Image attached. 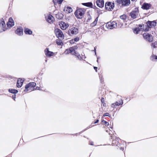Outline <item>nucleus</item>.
<instances>
[{"label": "nucleus", "mask_w": 157, "mask_h": 157, "mask_svg": "<svg viewBox=\"0 0 157 157\" xmlns=\"http://www.w3.org/2000/svg\"><path fill=\"white\" fill-rule=\"evenodd\" d=\"M54 32L57 38L61 39L64 38V36L62 31L60 29L58 28L55 29Z\"/></svg>", "instance_id": "f257e3e1"}, {"label": "nucleus", "mask_w": 157, "mask_h": 157, "mask_svg": "<svg viewBox=\"0 0 157 157\" xmlns=\"http://www.w3.org/2000/svg\"><path fill=\"white\" fill-rule=\"evenodd\" d=\"M117 2L118 4L124 6H128L130 4V0H117Z\"/></svg>", "instance_id": "f03ea898"}, {"label": "nucleus", "mask_w": 157, "mask_h": 157, "mask_svg": "<svg viewBox=\"0 0 157 157\" xmlns=\"http://www.w3.org/2000/svg\"><path fill=\"white\" fill-rule=\"evenodd\" d=\"M117 26V23L116 21L111 20L107 22L106 24V27L109 29H112Z\"/></svg>", "instance_id": "7ed1b4c3"}, {"label": "nucleus", "mask_w": 157, "mask_h": 157, "mask_svg": "<svg viewBox=\"0 0 157 157\" xmlns=\"http://www.w3.org/2000/svg\"><path fill=\"white\" fill-rule=\"evenodd\" d=\"M84 14V11L82 9L77 10L75 13V15L78 19H82Z\"/></svg>", "instance_id": "20e7f679"}, {"label": "nucleus", "mask_w": 157, "mask_h": 157, "mask_svg": "<svg viewBox=\"0 0 157 157\" xmlns=\"http://www.w3.org/2000/svg\"><path fill=\"white\" fill-rule=\"evenodd\" d=\"M68 34L69 35H76L78 33V29L77 28L73 27L68 31Z\"/></svg>", "instance_id": "39448f33"}, {"label": "nucleus", "mask_w": 157, "mask_h": 157, "mask_svg": "<svg viewBox=\"0 0 157 157\" xmlns=\"http://www.w3.org/2000/svg\"><path fill=\"white\" fill-rule=\"evenodd\" d=\"M114 5L113 3L110 2H106L105 4V7L106 9L108 11L111 10L114 7Z\"/></svg>", "instance_id": "423d86ee"}, {"label": "nucleus", "mask_w": 157, "mask_h": 157, "mask_svg": "<svg viewBox=\"0 0 157 157\" xmlns=\"http://www.w3.org/2000/svg\"><path fill=\"white\" fill-rule=\"evenodd\" d=\"M144 38L149 42H151L153 40L152 36L147 33H144L143 34Z\"/></svg>", "instance_id": "0eeeda50"}, {"label": "nucleus", "mask_w": 157, "mask_h": 157, "mask_svg": "<svg viewBox=\"0 0 157 157\" xmlns=\"http://www.w3.org/2000/svg\"><path fill=\"white\" fill-rule=\"evenodd\" d=\"M36 85V83L34 82H30L26 85L25 87V89L24 90L25 92H27L28 90V89H30L31 87H35Z\"/></svg>", "instance_id": "6e6552de"}, {"label": "nucleus", "mask_w": 157, "mask_h": 157, "mask_svg": "<svg viewBox=\"0 0 157 157\" xmlns=\"http://www.w3.org/2000/svg\"><path fill=\"white\" fill-rule=\"evenodd\" d=\"M139 14V10L138 9H136L132 11L130 13V15L131 17L133 19L136 18Z\"/></svg>", "instance_id": "1a4fd4ad"}, {"label": "nucleus", "mask_w": 157, "mask_h": 157, "mask_svg": "<svg viewBox=\"0 0 157 157\" xmlns=\"http://www.w3.org/2000/svg\"><path fill=\"white\" fill-rule=\"evenodd\" d=\"M59 25L61 29L63 30L66 29L69 26L67 23L62 21L60 23Z\"/></svg>", "instance_id": "9d476101"}, {"label": "nucleus", "mask_w": 157, "mask_h": 157, "mask_svg": "<svg viewBox=\"0 0 157 157\" xmlns=\"http://www.w3.org/2000/svg\"><path fill=\"white\" fill-rule=\"evenodd\" d=\"M147 25L149 28H152L156 25V22L155 20H153V21H148L147 22Z\"/></svg>", "instance_id": "9b49d317"}, {"label": "nucleus", "mask_w": 157, "mask_h": 157, "mask_svg": "<svg viewBox=\"0 0 157 157\" xmlns=\"http://www.w3.org/2000/svg\"><path fill=\"white\" fill-rule=\"evenodd\" d=\"M44 52L45 55L48 57L53 56L54 53L53 52L49 51V49L48 48H46L45 49Z\"/></svg>", "instance_id": "f8f14e48"}, {"label": "nucleus", "mask_w": 157, "mask_h": 157, "mask_svg": "<svg viewBox=\"0 0 157 157\" xmlns=\"http://www.w3.org/2000/svg\"><path fill=\"white\" fill-rule=\"evenodd\" d=\"M97 5L99 7L101 8L104 6V2L103 0H98L96 1Z\"/></svg>", "instance_id": "ddd939ff"}, {"label": "nucleus", "mask_w": 157, "mask_h": 157, "mask_svg": "<svg viewBox=\"0 0 157 157\" xmlns=\"http://www.w3.org/2000/svg\"><path fill=\"white\" fill-rule=\"evenodd\" d=\"M24 80L22 79L19 78L17 80V86L18 88L21 87L22 85Z\"/></svg>", "instance_id": "4468645a"}, {"label": "nucleus", "mask_w": 157, "mask_h": 157, "mask_svg": "<svg viewBox=\"0 0 157 157\" xmlns=\"http://www.w3.org/2000/svg\"><path fill=\"white\" fill-rule=\"evenodd\" d=\"M23 29L21 27L18 28L16 30V33L19 35L21 36L23 34Z\"/></svg>", "instance_id": "2eb2a0df"}, {"label": "nucleus", "mask_w": 157, "mask_h": 157, "mask_svg": "<svg viewBox=\"0 0 157 157\" xmlns=\"http://www.w3.org/2000/svg\"><path fill=\"white\" fill-rule=\"evenodd\" d=\"M151 7V5L150 4L147 3H144L142 6V8L143 9L148 10Z\"/></svg>", "instance_id": "dca6fc26"}, {"label": "nucleus", "mask_w": 157, "mask_h": 157, "mask_svg": "<svg viewBox=\"0 0 157 157\" xmlns=\"http://www.w3.org/2000/svg\"><path fill=\"white\" fill-rule=\"evenodd\" d=\"M0 27L4 29L3 30V31H6V25L4 20H0Z\"/></svg>", "instance_id": "f3484780"}, {"label": "nucleus", "mask_w": 157, "mask_h": 157, "mask_svg": "<svg viewBox=\"0 0 157 157\" xmlns=\"http://www.w3.org/2000/svg\"><path fill=\"white\" fill-rule=\"evenodd\" d=\"M14 25V22L13 20H9L7 22L6 25L7 27L11 28Z\"/></svg>", "instance_id": "a211bd4d"}, {"label": "nucleus", "mask_w": 157, "mask_h": 157, "mask_svg": "<svg viewBox=\"0 0 157 157\" xmlns=\"http://www.w3.org/2000/svg\"><path fill=\"white\" fill-rule=\"evenodd\" d=\"M24 32L26 34L31 35L32 34V31L28 28L25 29Z\"/></svg>", "instance_id": "6ab92c4d"}, {"label": "nucleus", "mask_w": 157, "mask_h": 157, "mask_svg": "<svg viewBox=\"0 0 157 157\" xmlns=\"http://www.w3.org/2000/svg\"><path fill=\"white\" fill-rule=\"evenodd\" d=\"M139 27L140 29V31L143 30H144L145 31H148V29H144V25H139Z\"/></svg>", "instance_id": "aec40b11"}, {"label": "nucleus", "mask_w": 157, "mask_h": 157, "mask_svg": "<svg viewBox=\"0 0 157 157\" xmlns=\"http://www.w3.org/2000/svg\"><path fill=\"white\" fill-rule=\"evenodd\" d=\"M56 43L58 45H62L63 44L61 39L56 40Z\"/></svg>", "instance_id": "412c9836"}, {"label": "nucleus", "mask_w": 157, "mask_h": 157, "mask_svg": "<svg viewBox=\"0 0 157 157\" xmlns=\"http://www.w3.org/2000/svg\"><path fill=\"white\" fill-rule=\"evenodd\" d=\"M70 53H72V54L73 53L71 49V48L69 49H66L65 51L64 52V53L66 55Z\"/></svg>", "instance_id": "4be33fe9"}, {"label": "nucleus", "mask_w": 157, "mask_h": 157, "mask_svg": "<svg viewBox=\"0 0 157 157\" xmlns=\"http://www.w3.org/2000/svg\"><path fill=\"white\" fill-rule=\"evenodd\" d=\"M133 30V32L136 34H138L139 33V32L140 31V29L139 27L134 28Z\"/></svg>", "instance_id": "5701e85b"}, {"label": "nucleus", "mask_w": 157, "mask_h": 157, "mask_svg": "<svg viewBox=\"0 0 157 157\" xmlns=\"http://www.w3.org/2000/svg\"><path fill=\"white\" fill-rule=\"evenodd\" d=\"M9 91L10 92L13 93V94H16L18 92L17 90L14 89H9Z\"/></svg>", "instance_id": "b1692460"}, {"label": "nucleus", "mask_w": 157, "mask_h": 157, "mask_svg": "<svg viewBox=\"0 0 157 157\" xmlns=\"http://www.w3.org/2000/svg\"><path fill=\"white\" fill-rule=\"evenodd\" d=\"M82 4L84 6H86L87 7H90L93 5L92 3L91 2L82 3Z\"/></svg>", "instance_id": "393cba45"}, {"label": "nucleus", "mask_w": 157, "mask_h": 157, "mask_svg": "<svg viewBox=\"0 0 157 157\" xmlns=\"http://www.w3.org/2000/svg\"><path fill=\"white\" fill-rule=\"evenodd\" d=\"M71 49L72 52L73 53L74 52H76L75 50H77L78 48V47L77 46H75L74 47H70Z\"/></svg>", "instance_id": "a878e982"}, {"label": "nucleus", "mask_w": 157, "mask_h": 157, "mask_svg": "<svg viewBox=\"0 0 157 157\" xmlns=\"http://www.w3.org/2000/svg\"><path fill=\"white\" fill-rule=\"evenodd\" d=\"M47 16H46L45 18L46 20H52V19L53 18V17L50 14H49L47 15L48 17H47Z\"/></svg>", "instance_id": "bb28decb"}, {"label": "nucleus", "mask_w": 157, "mask_h": 157, "mask_svg": "<svg viewBox=\"0 0 157 157\" xmlns=\"http://www.w3.org/2000/svg\"><path fill=\"white\" fill-rule=\"evenodd\" d=\"M157 45V42H155L154 43H152L151 44V46L152 48H155L157 47L156 45Z\"/></svg>", "instance_id": "cd10ccee"}, {"label": "nucleus", "mask_w": 157, "mask_h": 157, "mask_svg": "<svg viewBox=\"0 0 157 157\" xmlns=\"http://www.w3.org/2000/svg\"><path fill=\"white\" fill-rule=\"evenodd\" d=\"M119 102H116L114 105V106L119 105H122L123 104V101L122 100H121V101Z\"/></svg>", "instance_id": "c85d7f7f"}, {"label": "nucleus", "mask_w": 157, "mask_h": 157, "mask_svg": "<svg viewBox=\"0 0 157 157\" xmlns=\"http://www.w3.org/2000/svg\"><path fill=\"white\" fill-rule=\"evenodd\" d=\"M98 20H94V22L91 23L90 24V25L92 27H93L95 26L97 23Z\"/></svg>", "instance_id": "c756f323"}, {"label": "nucleus", "mask_w": 157, "mask_h": 157, "mask_svg": "<svg viewBox=\"0 0 157 157\" xmlns=\"http://www.w3.org/2000/svg\"><path fill=\"white\" fill-rule=\"evenodd\" d=\"M120 18L122 20H125L127 18V16L125 14H123L120 16Z\"/></svg>", "instance_id": "7c9ffc66"}, {"label": "nucleus", "mask_w": 157, "mask_h": 157, "mask_svg": "<svg viewBox=\"0 0 157 157\" xmlns=\"http://www.w3.org/2000/svg\"><path fill=\"white\" fill-rule=\"evenodd\" d=\"M67 10L70 13L72 11V10L71 7H67Z\"/></svg>", "instance_id": "2f4dec72"}, {"label": "nucleus", "mask_w": 157, "mask_h": 157, "mask_svg": "<svg viewBox=\"0 0 157 157\" xmlns=\"http://www.w3.org/2000/svg\"><path fill=\"white\" fill-rule=\"evenodd\" d=\"M74 41L75 42H77L79 40V37H77L74 39Z\"/></svg>", "instance_id": "473e14b6"}, {"label": "nucleus", "mask_w": 157, "mask_h": 157, "mask_svg": "<svg viewBox=\"0 0 157 157\" xmlns=\"http://www.w3.org/2000/svg\"><path fill=\"white\" fill-rule=\"evenodd\" d=\"M72 55H75L76 57H77L78 55H79V54L78 52H74L72 53Z\"/></svg>", "instance_id": "72a5a7b5"}, {"label": "nucleus", "mask_w": 157, "mask_h": 157, "mask_svg": "<svg viewBox=\"0 0 157 157\" xmlns=\"http://www.w3.org/2000/svg\"><path fill=\"white\" fill-rule=\"evenodd\" d=\"M154 58L156 59H157V56H151V59L152 60H154Z\"/></svg>", "instance_id": "f704fd0d"}, {"label": "nucleus", "mask_w": 157, "mask_h": 157, "mask_svg": "<svg viewBox=\"0 0 157 157\" xmlns=\"http://www.w3.org/2000/svg\"><path fill=\"white\" fill-rule=\"evenodd\" d=\"M102 122L104 123L105 126H108L109 124L108 122H107V121H106L104 120H103L102 121Z\"/></svg>", "instance_id": "c9c22d12"}, {"label": "nucleus", "mask_w": 157, "mask_h": 157, "mask_svg": "<svg viewBox=\"0 0 157 157\" xmlns=\"http://www.w3.org/2000/svg\"><path fill=\"white\" fill-rule=\"evenodd\" d=\"M54 20H47V21L50 24H52L54 22Z\"/></svg>", "instance_id": "e433bc0d"}, {"label": "nucleus", "mask_w": 157, "mask_h": 157, "mask_svg": "<svg viewBox=\"0 0 157 157\" xmlns=\"http://www.w3.org/2000/svg\"><path fill=\"white\" fill-rule=\"evenodd\" d=\"M103 116L104 117H105V116L109 117V114L108 113H105L104 114Z\"/></svg>", "instance_id": "4c0bfd02"}, {"label": "nucleus", "mask_w": 157, "mask_h": 157, "mask_svg": "<svg viewBox=\"0 0 157 157\" xmlns=\"http://www.w3.org/2000/svg\"><path fill=\"white\" fill-rule=\"evenodd\" d=\"M75 41H74V39H72L70 41V44H74Z\"/></svg>", "instance_id": "58836bf2"}, {"label": "nucleus", "mask_w": 157, "mask_h": 157, "mask_svg": "<svg viewBox=\"0 0 157 157\" xmlns=\"http://www.w3.org/2000/svg\"><path fill=\"white\" fill-rule=\"evenodd\" d=\"M76 57L78 58V59L79 60H81V59H82V58H81V56H80V54L78 55V56H77Z\"/></svg>", "instance_id": "ea45409f"}, {"label": "nucleus", "mask_w": 157, "mask_h": 157, "mask_svg": "<svg viewBox=\"0 0 157 157\" xmlns=\"http://www.w3.org/2000/svg\"><path fill=\"white\" fill-rule=\"evenodd\" d=\"M12 98L14 100H15V99L16 98V94L13 95L12 96Z\"/></svg>", "instance_id": "a19ab883"}, {"label": "nucleus", "mask_w": 157, "mask_h": 157, "mask_svg": "<svg viewBox=\"0 0 157 157\" xmlns=\"http://www.w3.org/2000/svg\"><path fill=\"white\" fill-rule=\"evenodd\" d=\"M94 69H95V71L96 72H97V67H94Z\"/></svg>", "instance_id": "79ce46f5"}, {"label": "nucleus", "mask_w": 157, "mask_h": 157, "mask_svg": "<svg viewBox=\"0 0 157 157\" xmlns=\"http://www.w3.org/2000/svg\"><path fill=\"white\" fill-rule=\"evenodd\" d=\"M63 0H58V2L59 4L61 3V2H63Z\"/></svg>", "instance_id": "37998d69"}, {"label": "nucleus", "mask_w": 157, "mask_h": 157, "mask_svg": "<svg viewBox=\"0 0 157 157\" xmlns=\"http://www.w3.org/2000/svg\"><path fill=\"white\" fill-rule=\"evenodd\" d=\"M35 90H41V89H40V87H36V88L35 89Z\"/></svg>", "instance_id": "c03bdc74"}, {"label": "nucleus", "mask_w": 157, "mask_h": 157, "mask_svg": "<svg viewBox=\"0 0 157 157\" xmlns=\"http://www.w3.org/2000/svg\"><path fill=\"white\" fill-rule=\"evenodd\" d=\"M115 103H113L111 105V106L112 107H115V106H114V105Z\"/></svg>", "instance_id": "a18cd8bd"}, {"label": "nucleus", "mask_w": 157, "mask_h": 157, "mask_svg": "<svg viewBox=\"0 0 157 157\" xmlns=\"http://www.w3.org/2000/svg\"><path fill=\"white\" fill-rule=\"evenodd\" d=\"M99 121L98 120H97L94 123V124H96L98 123Z\"/></svg>", "instance_id": "49530a36"}, {"label": "nucleus", "mask_w": 157, "mask_h": 157, "mask_svg": "<svg viewBox=\"0 0 157 157\" xmlns=\"http://www.w3.org/2000/svg\"><path fill=\"white\" fill-rule=\"evenodd\" d=\"M59 16H60L61 18L63 16V15L61 13L59 14Z\"/></svg>", "instance_id": "de8ad7c7"}, {"label": "nucleus", "mask_w": 157, "mask_h": 157, "mask_svg": "<svg viewBox=\"0 0 157 157\" xmlns=\"http://www.w3.org/2000/svg\"><path fill=\"white\" fill-rule=\"evenodd\" d=\"M94 51L95 52V55H96V50L95 47V48H94Z\"/></svg>", "instance_id": "09e8293b"}, {"label": "nucleus", "mask_w": 157, "mask_h": 157, "mask_svg": "<svg viewBox=\"0 0 157 157\" xmlns=\"http://www.w3.org/2000/svg\"><path fill=\"white\" fill-rule=\"evenodd\" d=\"M104 101V98H102L101 99V101L102 102H103V101Z\"/></svg>", "instance_id": "8fccbe9b"}, {"label": "nucleus", "mask_w": 157, "mask_h": 157, "mask_svg": "<svg viewBox=\"0 0 157 157\" xmlns=\"http://www.w3.org/2000/svg\"><path fill=\"white\" fill-rule=\"evenodd\" d=\"M91 145H93V142H91L90 143V144Z\"/></svg>", "instance_id": "3c124183"}, {"label": "nucleus", "mask_w": 157, "mask_h": 157, "mask_svg": "<svg viewBox=\"0 0 157 157\" xmlns=\"http://www.w3.org/2000/svg\"><path fill=\"white\" fill-rule=\"evenodd\" d=\"M9 20H13V19L12 17H10Z\"/></svg>", "instance_id": "603ef678"}, {"label": "nucleus", "mask_w": 157, "mask_h": 157, "mask_svg": "<svg viewBox=\"0 0 157 157\" xmlns=\"http://www.w3.org/2000/svg\"><path fill=\"white\" fill-rule=\"evenodd\" d=\"M120 149L121 150H124V148H120Z\"/></svg>", "instance_id": "864d4df0"}, {"label": "nucleus", "mask_w": 157, "mask_h": 157, "mask_svg": "<svg viewBox=\"0 0 157 157\" xmlns=\"http://www.w3.org/2000/svg\"><path fill=\"white\" fill-rule=\"evenodd\" d=\"M132 1H133V2H135V1H136V0H131Z\"/></svg>", "instance_id": "5fc2aeb1"}, {"label": "nucleus", "mask_w": 157, "mask_h": 157, "mask_svg": "<svg viewBox=\"0 0 157 157\" xmlns=\"http://www.w3.org/2000/svg\"><path fill=\"white\" fill-rule=\"evenodd\" d=\"M99 57H98V58H97V59H98V60H97V62H98V59H99Z\"/></svg>", "instance_id": "6e6d98bb"}, {"label": "nucleus", "mask_w": 157, "mask_h": 157, "mask_svg": "<svg viewBox=\"0 0 157 157\" xmlns=\"http://www.w3.org/2000/svg\"><path fill=\"white\" fill-rule=\"evenodd\" d=\"M101 82H102V79L101 78L100 79Z\"/></svg>", "instance_id": "4d7b16f0"}, {"label": "nucleus", "mask_w": 157, "mask_h": 157, "mask_svg": "<svg viewBox=\"0 0 157 157\" xmlns=\"http://www.w3.org/2000/svg\"><path fill=\"white\" fill-rule=\"evenodd\" d=\"M98 17H97L96 19H95V20H96L98 19Z\"/></svg>", "instance_id": "13d9d810"}, {"label": "nucleus", "mask_w": 157, "mask_h": 157, "mask_svg": "<svg viewBox=\"0 0 157 157\" xmlns=\"http://www.w3.org/2000/svg\"><path fill=\"white\" fill-rule=\"evenodd\" d=\"M58 19L59 20V19H61V18H58Z\"/></svg>", "instance_id": "bf43d9fd"}, {"label": "nucleus", "mask_w": 157, "mask_h": 157, "mask_svg": "<svg viewBox=\"0 0 157 157\" xmlns=\"http://www.w3.org/2000/svg\"><path fill=\"white\" fill-rule=\"evenodd\" d=\"M47 60H45V61H46V62H47Z\"/></svg>", "instance_id": "052dcab7"}]
</instances>
